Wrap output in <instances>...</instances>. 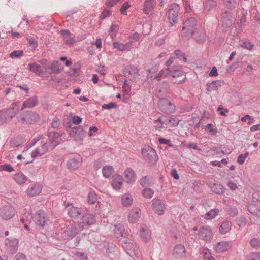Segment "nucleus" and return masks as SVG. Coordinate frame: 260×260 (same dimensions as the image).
<instances>
[{
	"instance_id": "f257e3e1",
	"label": "nucleus",
	"mask_w": 260,
	"mask_h": 260,
	"mask_svg": "<svg viewBox=\"0 0 260 260\" xmlns=\"http://www.w3.org/2000/svg\"><path fill=\"white\" fill-rule=\"evenodd\" d=\"M62 135V133L61 132H49L47 137H43L41 139V144L32 151L31 157L36 158L41 156L47 151L52 150L61 142Z\"/></svg>"
},
{
	"instance_id": "f03ea898",
	"label": "nucleus",
	"mask_w": 260,
	"mask_h": 260,
	"mask_svg": "<svg viewBox=\"0 0 260 260\" xmlns=\"http://www.w3.org/2000/svg\"><path fill=\"white\" fill-rule=\"evenodd\" d=\"M81 221L79 223L78 227L72 226L68 230V232L71 231V233L68 234L71 236H76L80 231L85 229L86 226L92 225L94 223L95 219L94 216L91 214H86L84 215Z\"/></svg>"
},
{
	"instance_id": "7ed1b4c3",
	"label": "nucleus",
	"mask_w": 260,
	"mask_h": 260,
	"mask_svg": "<svg viewBox=\"0 0 260 260\" xmlns=\"http://www.w3.org/2000/svg\"><path fill=\"white\" fill-rule=\"evenodd\" d=\"M19 102H13L11 106L4 111H0V123H5L10 121L18 113Z\"/></svg>"
},
{
	"instance_id": "20e7f679",
	"label": "nucleus",
	"mask_w": 260,
	"mask_h": 260,
	"mask_svg": "<svg viewBox=\"0 0 260 260\" xmlns=\"http://www.w3.org/2000/svg\"><path fill=\"white\" fill-rule=\"evenodd\" d=\"M27 209H28V211L27 213H25L27 220H30V222H35L37 225L43 227L47 218V216L45 212L44 211L39 210L34 217H30L31 212H30V209L28 207Z\"/></svg>"
},
{
	"instance_id": "39448f33",
	"label": "nucleus",
	"mask_w": 260,
	"mask_h": 260,
	"mask_svg": "<svg viewBox=\"0 0 260 260\" xmlns=\"http://www.w3.org/2000/svg\"><path fill=\"white\" fill-rule=\"evenodd\" d=\"M40 117L36 112L29 111L23 113L17 117L18 121L23 124H31L39 121Z\"/></svg>"
},
{
	"instance_id": "423d86ee",
	"label": "nucleus",
	"mask_w": 260,
	"mask_h": 260,
	"mask_svg": "<svg viewBox=\"0 0 260 260\" xmlns=\"http://www.w3.org/2000/svg\"><path fill=\"white\" fill-rule=\"evenodd\" d=\"M196 24L197 21L192 17L187 19L184 22L181 32L182 36L184 39H188L192 36L193 32L194 31V27Z\"/></svg>"
},
{
	"instance_id": "0eeeda50",
	"label": "nucleus",
	"mask_w": 260,
	"mask_h": 260,
	"mask_svg": "<svg viewBox=\"0 0 260 260\" xmlns=\"http://www.w3.org/2000/svg\"><path fill=\"white\" fill-rule=\"evenodd\" d=\"M198 236L199 238L206 242H210L213 237V234L210 226L205 225L199 229Z\"/></svg>"
},
{
	"instance_id": "6e6552de",
	"label": "nucleus",
	"mask_w": 260,
	"mask_h": 260,
	"mask_svg": "<svg viewBox=\"0 0 260 260\" xmlns=\"http://www.w3.org/2000/svg\"><path fill=\"white\" fill-rule=\"evenodd\" d=\"M158 106L160 110L167 114L174 113L175 106L169 100L161 98L159 101Z\"/></svg>"
},
{
	"instance_id": "1a4fd4ad",
	"label": "nucleus",
	"mask_w": 260,
	"mask_h": 260,
	"mask_svg": "<svg viewBox=\"0 0 260 260\" xmlns=\"http://www.w3.org/2000/svg\"><path fill=\"white\" fill-rule=\"evenodd\" d=\"M179 10V6L176 3H173L170 6L168 11V18L170 23L173 25L178 20V14Z\"/></svg>"
},
{
	"instance_id": "9d476101",
	"label": "nucleus",
	"mask_w": 260,
	"mask_h": 260,
	"mask_svg": "<svg viewBox=\"0 0 260 260\" xmlns=\"http://www.w3.org/2000/svg\"><path fill=\"white\" fill-rule=\"evenodd\" d=\"M152 208L154 213L159 215H162L166 210V205L160 199L154 198L152 200Z\"/></svg>"
},
{
	"instance_id": "9b49d317",
	"label": "nucleus",
	"mask_w": 260,
	"mask_h": 260,
	"mask_svg": "<svg viewBox=\"0 0 260 260\" xmlns=\"http://www.w3.org/2000/svg\"><path fill=\"white\" fill-rule=\"evenodd\" d=\"M15 214V209L10 205H5L0 208V217L4 220L12 218Z\"/></svg>"
},
{
	"instance_id": "f8f14e48",
	"label": "nucleus",
	"mask_w": 260,
	"mask_h": 260,
	"mask_svg": "<svg viewBox=\"0 0 260 260\" xmlns=\"http://www.w3.org/2000/svg\"><path fill=\"white\" fill-rule=\"evenodd\" d=\"M18 240L16 238H7L5 240V247L6 250L10 253H15L18 249Z\"/></svg>"
},
{
	"instance_id": "ddd939ff",
	"label": "nucleus",
	"mask_w": 260,
	"mask_h": 260,
	"mask_svg": "<svg viewBox=\"0 0 260 260\" xmlns=\"http://www.w3.org/2000/svg\"><path fill=\"white\" fill-rule=\"evenodd\" d=\"M186 254V249L181 244L176 245L173 250L172 255L176 259L183 258Z\"/></svg>"
},
{
	"instance_id": "4468645a",
	"label": "nucleus",
	"mask_w": 260,
	"mask_h": 260,
	"mask_svg": "<svg viewBox=\"0 0 260 260\" xmlns=\"http://www.w3.org/2000/svg\"><path fill=\"white\" fill-rule=\"evenodd\" d=\"M66 208L68 211V214L71 218L78 217L82 213V209L77 207L73 206L72 204L67 203Z\"/></svg>"
},
{
	"instance_id": "2eb2a0df",
	"label": "nucleus",
	"mask_w": 260,
	"mask_h": 260,
	"mask_svg": "<svg viewBox=\"0 0 260 260\" xmlns=\"http://www.w3.org/2000/svg\"><path fill=\"white\" fill-rule=\"evenodd\" d=\"M123 176L126 183L133 184L136 180V175L131 168L126 169L123 172Z\"/></svg>"
},
{
	"instance_id": "dca6fc26",
	"label": "nucleus",
	"mask_w": 260,
	"mask_h": 260,
	"mask_svg": "<svg viewBox=\"0 0 260 260\" xmlns=\"http://www.w3.org/2000/svg\"><path fill=\"white\" fill-rule=\"evenodd\" d=\"M232 243L231 242L222 241L216 243L214 245L213 248L217 252L221 253L230 249Z\"/></svg>"
},
{
	"instance_id": "f3484780",
	"label": "nucleus",
	"mask_w": 260,
	"mask_h": 260,
	"mask_svg": "<svg viewBox=\"0 0 260 260\" xmlns=\"http://www.w3.org/2000/svg\"><path fill=\"white\" fill-rule=\"evenodd\" d=\"M141 216V210L137 207L132 208L128 215V220L131 223L137 222Z\"/></svg>"
},
{
	"instance_id": "a211bd4d",
	"label": "nucleus",
	"mask_w": 260,
	"mask_h": 260,
	"mask_svg": "<svg viewBox=\"0 0 260 260\" xmlns=\"http://www.w3.org/2000/svg\"><path fill=\"white\" fill-rule=\"evenodd\" d=\"M125 76L131 80H135L138 76V69L133 66L127 67L125 69Z\"/></svg>"
},
{
	"instance_id": "6ab92c4d",
	"label": "nucleus",
	"mask_w": 260,
	"mask_h": 260,
	"mask_svg": "<svg viewBox=\"0 0 260 260\" xmlns=\"http://www.w3.org/2000/svg\"><path fill=\"white\" fill-rule=\"evenodd\" d=\"M142 154L145 159L155 160L157 156L156 153L154 149L148 146L142 150Z\"/></svg>"
},
{
	"instance_id": "aec40b11",
	"label": "nucleus",
	"mask_w": 260,
	"mask_h": 260,
	"mask_svg": "<svg viewBox=\"0 0 260 260\" xmlns=\"http://www.w3.org/2000/svg\"><path fill=\"white\" fill-rule=\"evenodd\" d=\"M123 184V178L120 175H116L113 176L111 181L112 188L116 191H118L122 188Z\"/></svg>"
},
{
	"instance_id": "412c9836",
	"label": "nucleus",
	"mask_w": 260,
	"mask_h": 260,
	"mask_svg": "<svg viewBox=\"0 0 260 260\" xmlns=\"http://www.w3.org/2000/svg\"><path fill=\"white\" fill-rule=\"evenodd\" d=\"M157 4L156 0H146L144 2L143 11L146 14H149L152 11Z\"/></svg>"
},
{
	"instance_id": "4be33fe9",
	"label": "nucleus",
	"mask_w": 260,
	"mask_h": 260,
	"mask_svg": "<svg viewBox=\"0 0 260 260\" xmlns=\"http://www.w3.org/2000/svg\"><path fill=\"white\" fill-rule=\"evenodd\" d=\"M42 185L38 183H35L29 186L26 190V193L29 197L38 195L42 191Z\"/></svg>"
},
{
	"instance_id": "5701e85b",
	"label": "nucleus",
	"mask_w": 260,
	"mask_h": 260,
	"mask_svg": "<svg viewBox=\"0 0 260 260\" xmlns=\"http://www.w3.org/2000/svg\"><path fill=\"white\" fill-rule=\"evenodd\" d=\"M122 246L125 251H126L127 253L131 256L135 253L137 249V246L134 245L132 242L128 240L122 241Z\"/></svg>"
},
{
	"instance_id": "b1692460",
	"label": "nucleus",
	"mask_w": 260,
	"mask_h": 260,
	"mask_svg": "<svg viewBox=\"0 0 260 260\" xmlns=\"http://www.w3.org/2000/svg\"><path fill=\"white\" fill-rule=\"evenodd\" d=\"M75 134V139L77 141L82 140L86 136V133L81 126H77L72 128V132Z\"/></svg>"
},
{
	"instance_id": "393cba45",
	"label": "nucleus",
	"mask_w": 260,
	"mask_h": 260,
	"mask_svg": "<svg viewBox=\"0 0 260 260\" xmlns=\"http://www.w3.org/2000/svg\"><path fill=\"white\" fill-rule=\"evenodd\" d=\"M38 104V101L36 96H32L24 101L21 110L26 108H32Z\"/></svg>"
},
{
	"instance_id": "a878e982",
	"label": "nucleus",
	"mask_w": 260,
	"mask_h": 260,
	"mask_svg": "<svg viewBox=\"0 0 260 260\" xmlns=\"http://www.w3.org/2000/svg\"><path fill=\"white\" fill-rule=\"evenodd\" d=\"M140 236L143 241L148 242L151 238V232L146 226H143L140 230Z\"/></svg>"
},
{
	"instance_id": "bb28decb",
	"label": "nucleus",
	"mask_w": 260,
	"mask_h": 260,
	"mask_svg": "<svg viewBox=\"0 0 260 260\" xmlns=\"http://www.w3.org/2000/svg\"><path fill=\"white\" fill-rule=\"evenodd\" d=\"M224 82L222 80H215L207 84L208 91H215L223 85Z\"/></svg>"
},
{
	"instance_id": "cd10ccee",
	"label": "nucleus",
	"mask_w": 260,
	"mask_h": 260,
	"mask_svg": "<svg viewBox=\"0 0 260 260\" xmlns=\"http://www.w3.org/2000/svg\"><path fill=\"white\" fill-rule=\"evenodd\" d=\"M133 198L131 194L125 193L121 196V202L124 207H129L133 204Z\"/></svg>"
},
{
	"instance_id": "c85d7f7f",
	"label": "nucleus",
	"mask_w": 260,
	"mask_h": 260,
	"mask_svg": "<svg viewBox=\"0 0 260 260\" xmlns=\"http://www.w3.org/2000/svg\"><path fill=\"white\" fill-rule=\"evenodd\" d=\"M60 34L67 44L72 45L75 41L73 37L71 36L70 32L66 29L61 30Z\"/></svg>"
},
{
	"instance_id": "c756f323",
	"label": "nucleus",
	"mask_w": 260,
	"mask_h": 260,
	"mask_svg": "<svg viewBox=\"0 0 260 260\" xmlns=\"http://www.w3.org/2000/svg\"><path fill=\"white\" fill-rule=\"evenodd\" d=\"M195 40L200 43H202L206 39V33L204 30L201 31H194L192 35Z\"/></svg>"
},
{
	"instance_id": "7c9ffc66",
	"label": "nucleus",
	"mask_w": 260,
	"mask_h": 260,
	"mask_svg": "<svg viewBox=\"0 0 260 260\" xmlns=\"http://www.w3.org/2000/svg\"><path fill=\"white\" fill-rule=\"evenodd\" d=\"M29 70L35 73V74L37 76H41L42 75L43 71L42 69V67L40 64H37L36 63H32L29 64L28 66Z\"/></svg>"
},
{
	"instance_id": "2f4dec72",
	"label": "nucleus",
	"mask_w": 260,
	"mask_h": 260,
	"mask_svg": "<svg viewBox=\"0 0 260 260\" xmlns=\"http://www.w3.org/2000/svg\"><path fill=\"white\" fill-rule=\"evenodd\" d=\"M232 223L230 221L225 220L219 228V232L221 234H225L231 230Z\"/></svg>"
},
{
	"instance_id": "473e14b6",
	"label": "nucleus",
	"mask_w": 260,
	"mask_h": 260,
	"mask_svg": "<svg viewBox=\"0 0 260 260\" xmlns=\"http://www.w3.org/2000/svg\"><path fill=\"white\" fill-rule=\"evenodd\" d=\"M50 69L54 74H60L63 70L62 66L60 65L58 61H54L51 64Z\"/></svg>"
},
{
	"instance_id": "72a5a7b5",
	"label": "nucleus",
	"mask_w": 260,
	"mask_h": 260,
	"mask_svg": "<svg viewBox=\"0 0 260 260\" xmlns=\"http://www.w3.org/2000/svg\"><path fill=\"white\" fill-rule=\"evenodd\" d=\"M186 76L185 73L182 71L180 66H173L172 67V74L171 76L174 78Z\"/></svg>"
},
{
	"instance_id": "f704fd0d",
	"label": "nucleus",
	"mask_w": 260,
	"mask_h": 260,
	"mask_svg": "<svg viewBox=\"0 0 260 260\" xmlns=\"http://www.w3.org/2000/svg\"><path fill=\"white\" fill-rule=\"evenodd\" d=\"M68 168L71 170H76L77 169L80 165V159L78 158H71L67 162Z\"/></svg>"
},
{
	"instance_id": "c9c22d12",
	"label": "nucleus",
	"mask_w": 260,
	"mask_h": 260,
	"mask_svg": "<svg viewBox=\"0 0 260 260\" xmlns=\"http://www.w3.org/2000/svg\"><path fill=\"white\" fill-rule=\"evenodd\" d=\"M129 44V43L127 44V42L125 44L120 42H114L113 46L115 48L117 49L119 51H124L129 50L131 49V46Z\"/></svg>"
},
{
	"instance_id": "e433bc0d",
	"label": "nucleus",
	"mask_w": 260,
	"mask_h": 260,
	"mask_svg": "<svg viewBox=\"0 0 260 260\" xmlns=\"http://www.w3.org/2000/svg\"><path fill=\"white\" fill-rule=\"evenodd\" d=\"M114 169L112 166L107 165L103 168V175L105 178H109L114 173Z\"/></svg>"
},
{
	"instance_id": "4c0bfd02",
	"label": "nucleus",
	"mask_w": 260,
	"mask_h": 260,
	"mask_svg": "<svg viewBox=\"0 0 260 260\" xmlns=\"http://www.w3.org/2000/svg\"><path fill=\"white\" fill-rule=\"evenodd\" d=\"M13 179L19 184H23L27 180L26 177L22 173L15 174L13 176Z\"/></svg>"
},
{
	"instance_id": "58836bf2",
	"label": "nucleus",
	"mask_w": 260,
	"mask_h": 260,
	"mask_svg": "<svg viewBox=\"0 0 260 260\" xmlns=\"http://www.w3.org/2000/svg\"><path fill=\"white\" fill-rule=\"evenodd\" d=\"M219 210L218 209L215 208L210 210L204 216V218L206 220H211L214 218L217 215H218Z\"/></svg>"
},
{
	"instance_id": "ea45409f",
	"label": "nucleus",
	"mask_w": 260,
	"mask_h": 260,
	"mask_svg": "<svg viewBox=\"0 0 260 260\" xmlns=\"http://www.w3.org/2000/svg\"><path fill=\"white\" fill-rule=\"evenodd\" d=\"M124 226L121 224H116L114 226V231L117 238L123 236Z\"/></svg>"
},
{
	"instance_id": "a19ab883",
	"label": "nucleus",
	"mask_w": 260,
	"mask_h": 260,
	"mask_svg": "<svg viewBox=\"0 0 260 260\" xmlns=\"http://www.w3.org/2000/svg\"><path fill=\"white\" fill-rule=\"evenodd\" d=\"M172 74V67L167 68L160 71L157 76H156V79L160 80V77H166L168 76H171Z\"/></svg>"
},
{
	"instance_id": "79ce46f5",
	"label": "nucleus",
	"mask_w": 260,
	"mask_h": 260,
	"mask_svg": "<svg viewBox=\"0 0 260 260\" xmlns=\"http://www.w3.org/2000/svg\"><path fill=\"white\" fill-rule=\"evenodd\" d=\"M139 182L144 187L150 186L152 183V178L147 176H144L140 180Z\"/></svg>"
},
{
	"instance_id": "37998d69",
	"label": "nucleus",
	"mask_w": 260,
	"mask_h": 260,
	"mask_svg": "<svg viewBox=\"0 0 260 260\" xmlns=\"http://www.w3.org/2000/svg\"><path fill=\"white\" fill-rule=\"evenodd\" d=\"M140 35L138 33H134L131 35L128 38V41L127 42V44H130L131 48L135 45L136 43L139 40Z\"/></svg>"
},
{
	"instance_id": "c03bdc74",
	"label": "nucleus",
	"mask_w": 260,
	"mask_h": 260,
	"mask_svg": "<svg viewBox=\"0 0 260 260\" xmlns=\"http://www.w3.org/2000/svg\"><path fill=\"white\" fill-rule=\"evenodd\" d=\"M211 189L213 192L218 194H222L224 192L223 186L220 184H214Z\"/></svg>"
},
{
	"instance_id": "a18cd8bd",
	"label": "nucleus",
	"mask_w": 260,
	"mask_h": 260,
	"mask_svg": "<svg viewBox=\"0 0 260 260\" xmlns=\"http://www.w3.org/2000/svg\"><path fill=\"white\" fill-rule=\"evenodd\" d=\"M132 6V4L129 1L125 2L122 5L120 12L122 14L126 15L127 14L126 10Z\"/></svg>"
},
{
	"instance_id": "49530a36",
	"label": "nucleus",
	"mask_w": 260,
	"mask_h": 260,
	"mask_svg": "<svg viewBox=\"0 0 260 260\" xmlns=\"http://www.w3.org/2000/svg\"><path fill=\"white\" fill-rule=\"evenodd\" d=\"M250 244L252 247L257 249L260 248V239L257 238H252L250 241Z\"/></svg>"
},
{
	"instance_id": "de8ad7c7",
	"label": "nucleus",
	"mask_w": 260,
	"mask_h": 260,
	"mask_svg": "<svg viewBox=\"0 0 260 260\" xmlns=\"http://www.w3.org/2000/svg\"><path fill=\"white\" fill-rule=\"evenodd\" d=\"M23 55L24 52L22 50H15L10 53V57L11 58H20Z\"/></svg>"
},
{
	"instance_id": "09e8293b",
	"label": "nucleus",
	"mask_w": 260,
	"mask_h": 260,
	"mask_svg": "<svg viewBox=\"0 0 260 260\" xmlns=\"http://www.w3.org/2000/svg\"><path fill=\"white\" fill-rule=\"evenodd\" d=\"M142 193L144 198H151L154 194V191L152 189L148 188L144 189L142 191Z\"/></svg>"
},
{
	"instance_id": "8fccbe9b",
	"label": "nucleus",
	"mask_w": 260,
	"mask_h": 260,
	"mask_svg": "<svg viewBox=\"0 0 260 260\" xmlns=\"http://www.w3.org/2000/svg\"><path fill=\"white\" fill-rule=\"evenodd\" d=\"M98 200L96 194L94 192H90L88 194L87 201L89 204H94Z\"/></svg>"
},
{
	"instance_id": "3c124183",
	"label": "nucleus",
	"mask_w": 260,
	"mask_h": 260,
	"mask_svg": "<svg viewBox=\"0 0 260 260\" xmlns=\"http://www.w3.org/2000/svg\"><path fill=\"white\" fill-rule=\"evenodd\" d=\"M247 260H260V253L258 252L250 253L247 255Z\"/></svg>"
},
{
	"instance_id": "603ef678",
	"label": "nucleus",
	"mask_w": 260,
	"mask_h": 260,
	"mask_svg": "<svg viewBox=\"0 0 260 260\" xmlns=\"http://www.w3.org/2000/svg\"><path fill=\"white\" fill-rule=\"evenodd\" d=\"M0 171L11 172L14 171L13 167L10 164H6L0 165Z\"/></svg>"
},
{
	"instance_id": "864d4df0",
	"label": "nucleus",
	"mask_w": 260,
	"mask_h": 260,
	"mask_svg": "<svg viewBox=\"0 0 260 260\" xmlns=\"http://www.w3.org/2000/svg\"><path fill=\"white\" fill-rule=\"evenodd\" d=\"M206 131L210 132L212 135H215L217 132V128L212 124H208L205 127Z\"/></svg>"
},
{
	"instance_id": "5fc2aeb1",
	"label": "nucleus",
	"mask_w": 260,
	"mask_h": 260,
	"mask_svg": "<svg viewBox=\"0 0 260 260\" xmlns=\"http://www.w3.org/2000/svg\"><path fill=\"white\" fill-rule=\"evenodd\" d=\"M118 25L112 24L110 29V35L111 38L114 39L116 37V32L118 31Z\"/></svg>"
},
{
	"instance_id": "6e6d98bb",
	"label": "nucleus",
	"mask_w": 260,
	"mask_h": 260,
	"mask_svg": "<svg viewBox=\"0 0 260 260\" xmlns=\"http://www.w3.org/2000/svg\"><path fill=\"white\" fill-rule=\"evenodd\" d=\"M240 45L242 48L247 49L248 50L252 49L254 46L253 44H252L250 42L248 41H246L241 42Z\"/></svg>"
},
{
	"instance_id": "4d7b16f0",
	"label": "nucleus",
	"mask_w": 260,
	"mask_h": 260,
	"mask_svg": "<svg viewBox=\"0 0 260 260\" xmlns=\"http://www.w3.org/2000/svg\"><path fill=\"white\" fill-rule=\"evenodd\" d=\"M248 210L251 213L253 214H256L257 212L260 211V207L256 208L254 204H251L249 206Z\"/></svg>"
},
{
	"instance_id": "13d9d810",
	"label": "nucleus",
	"mask_w": 260,
	"mask_h": 260,
	"mask_svg": "<svg viewBox=\"0 0 260 260\" xmlns=\"http://www.w3.org/2000/svg\"><path fill=\"white\" fill-rule=\"evenodd\" d=\"M248 155L249 153L248 152H246L244 154H240L238 157L237 162L241 165L243 164Z\"/></svg>"
},
{
	"instance_id": "bf43d9fd",
	"label": "nucleus",
	"mask_w": 260,
	"mask_h": 260,
	"mask_svg": "<svg viewBox=\"0 0 260 260\" xmlns=\"http://www.w3.org/2000/svg\"><path fill=\"white\" fill-rule=\"evenodd\" d=\"M237 224L240 226H244L247 223V219L244 217H241L237 219Z\"/></svg>"
},
{
	"instance_id": "052dcab7",
	"label": "nucleus",
	"mask_w": 260,
	"mask_h": 260,
	"mask_svg": "<svg viewBox=\"0 0 260 260\" xmlns=\"http://www.w3.org/2000/svg\"><path fill=\"white\" fill-rule=\"evenodd\" d=\"M175 55L177 56V57L180 58V59H183L185 62H186L187 61V57L185 56V54L181 52L180 51V50H175Z\"/></svg>"
},
{
	"instance_id": "680f3d73",
	"label": "nucleus",
	"mask_w": 260,
	"mask_h": 260,
	"mask_svg": "<svg viewBox=\"0 0 260 260\" xmlns=\"http://www.w3.org/2000/svg\"><path fill=\"white\" fill-rule=\"evenodd\" d=\"M158 141L160 144H166L170 147H172L173 146V145L172 144L171 141L169 139L160 138L158 139Z\"/></svg>"
},
{
	"instance_id": "e2e57ef3",
	"label": "nucleus",
	"mask_w": 260,
	"mask_h": 260,
	"mask_svg": "<svg viewBox=\"0 0 260 260\" xmlns=\"http://www.w3.org/2000/svg\"><path fill=\"white\" fill-rule=\"evenodd\" d=\"M117 104L116 103L111 102L109 104H104L102 106L103 109H111L117 107Z\"/></svg>"
},
{
	"instance_id": "0e129e2a",
	"label": "nucleus",
	"mask_w": 260,
	"mask_h": 260,
	"mask_svg": "<svg viewBox=\"0 0 260 260\" xmlns=\"http://www.w3.org/2000/svg\"><path fill=\"white\" fill-rule=\"evenodd\" d=\"M157 72V70L156 68H152L150 70H149L147 72V78H156V76H157L155 75L156 72Z\"/></svg>"
},
{
	"instance_id": "69168bd1",
	"label": "nucleus",
	"mask_w": 260,
	"mask_h": 260,
	"mask_svg": "<svg viewBox=\"0 0 260 260\" xmlns=\"http://www.w3.org/2000/svg\"><path fill=\"white\" fill-rule=\"evenodd\" d=\"M60 125V120L59 119L55 117L52 122L51 123V126L53 128H57Z\"/></svg>"
},
{
	"instance_id": "338daca9",
	"label": "nucleus",
	"mask_w": 260,
	"mask_h": 260,
	"mask_svg": "<svg viewBox=\"0 0 260 260\" xmlns=\"http://www.w3.org/2000/svg\"><path fill=\"white\" fill-rule=\"evenodd\" d=\"M229 214L230 215V216L232 217H234L237 215L238 211L236 208L235 207H231L229 210Z\"/></svg>"
},
{
	"instance_id": "774afa93",
	"label": "nucleus",
	"mask_w": 260,
	"mask_h": 260,
	"mask_svg": "<svg viewBox=\"0 0 260 260\" xmlns=\"http://www.w3.org/2000/svg\"><path fill=\"white\" fill-rule=\"evenodd\" d=\"M13 260H26V257L25 254L18 253L16 255Z\"/></svg>"
}]
</instances>
